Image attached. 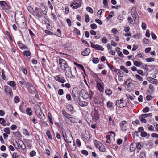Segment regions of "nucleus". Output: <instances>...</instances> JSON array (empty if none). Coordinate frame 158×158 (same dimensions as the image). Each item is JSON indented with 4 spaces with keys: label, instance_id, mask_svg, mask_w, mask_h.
Wrapping results in <instances>:
<instances>
[{
    "label": "nucleus",
    "instance_id": "20e7f679",
    "mask_svg": "<svg viewBox=\"0 0 158 158\" xmlns=\"http://www.w3.org/2000/svg\"><path fill=\"white\" fill-rule=\"evenodd\" d=\"M65 71V73L66 77L69 79H74L75 78V76H73L72 74L71 71V68L69 66H66V68L64 70Z\"/></svg>",
    "mask_w": 158,
    "mask_h": 158
},
{
    "label": "nucleus",
    "instance_id": "f3484780",
    "mask_svg": "<svg viewBox=\"0 0 158 158\" xmlns=\"http://www.w3.org/2000/svg\"><path fill=\"white\" fill-rule=\"evenodd\" d=\"M139 119L142 123H146L147 122L146 120L144 117L142 116V114L139 116Z\"/></svg>",
    "mask_w": 158,
    "mask_h": 158
},
{
    "label": "nucleus",
    "instance_id": "412c9836",
    "mask_svg": "<svg viewBox=\"0 0 158 158\" xmlns=\"http://www.w3.org/2000/svg\"><path fill=\"white\" fill-rule=\"evenodd\" d=\"M127 123V122L125 121H123L122 122L120 123V126L121 128L122 129H123L124 127H125V125Z\"/></svg>",
    "mask_w": 158,
    "mask_h": 158
},
{
    "label": "nucleus",
    "instance_id": "bb28decb",
    "mask_svg": "<svg viewBox=\"0 0 158 158\" xmlns=\"http://www.w3.org/2000/svg\"><path fill=\"white\" fill-rule=\"evenodd\" d=\"M132 81V79H128L125 82L124 84L126 85H129L131 83Z\"/></svg>",
    "mask_w": 158,
    "mask_h": 158
},
{
    "label": "nucleus",
    "instance_id": "7ed1b4c3",
    "mask_svg": "<svg viewBox=\"0 0 158 158\" xmlns=\"http://www.w3.org/2000/svg\"><path fill=\"white\" fill-rule=\"evenodd\" d=\"M34 109L36 114L39 118H42V114L44 116L40 107L38 105H35L34 106Z\"/></svg>",
    "mask_w": 158,
    "mask_h": 158
},
{
    "label": "nucleus",
    "instance_id": "9b49d317",
    "mask_svg": "<svg viewBox=\"0 0 158 158\" xmlns=\"http://www.w3.org/2000/svg\"><path fill=\"white\" fill-rule=\"evenodd\" d=\"M62 113L63 115L65 117L68 119L71 120V119L72 118L71 117V115L67 113L64 109H63L62 110Z\"/></svg>",
    "mask_w": 158,
    "mask_h": 158
},
{
    "label": "nucleus",
    "instance_id": "1a4fd4ad",
    "mask_svg": "<svg viewBox=\"0 0 158 158\" xmlns=\"http://www.w3.org/2000/svg\"><path fill=\"white\" fill-rule=\"evenodd\" d=\"M78 2H79V3L77 2L73 3L71 4V6L73 9H77L78 7H80L82 4L81 0H78Z\"/></svg>",
    "mask_w": 158,
    "mask_h": 158
},
{
    "label": "nucleus",
    "instance_id": "dca6fc26",
    "mask_svg": "<svg viewBox=\"0 0 158 158\" xmlns=\"http://www.w3.org/2000/svg\"><path fill=\"white\" fill-rule=\"evenodd\" d=\"M79 104L80 106L84 107L88 105V102H86L80 101Z\"/></svg>",
    "mask_w": 158,
    "mask_h": 158
},
{
    "label": "nucleus",
    "instance_id": "2f4dec72",
    "mask_svg": "<svg viewBox=\"0 0 158 158\" xmlns=\"http://www.w3.org/2000/svg\"><path fill=\"white\" fill-rule=\"evenodd\" d=\"M8 84L10 85L13 87H14L16 85L15 83L13 81H10L9 82H8Z\"/></svg>",
    "mask_w": 158,
    "mask_h": 158
},
{
    "label": "nucleus",
    "instance_id": "f03ea898",
    "mask_svg": "<svg viewBox=\"0 0 158 158\" xmlns=\"http://www.w3.org/2000/svg\"><path fill=\"white\" fill-rule=\"evenodd\" d=\"M0 4L2 10L7 13H9L10 12V8L6 2L5 1H0Z\"/></svg>",
    "mask_w": 158,
    "mask_h": 158
},
{
    "label": "nucleus",
    "instance_id": "bf43d9fd",
    "mask_svg": "<svg viewBox=\"0 0 158 158\" xmlns=\"http://www.w3.org/2000/svg\"><path fill=\"white\" fill-rule=\"evenodd\" d=\"M36 153V152L35 151H33L30 152V155L31 156L33 157L35 156Z\"/></svg>",
    "mask_w": 158,
    "mask_h": 158
},
{
    "label": "nucleus",
    "instance_id": "9d476101",
    "mask_svg": "<svg viewBox=\"0 0 158 158\" xmlns=\"http://www.w3.org/2000/svg\"><path fill=\"white\" fill-rule=\"evenodd\" d=\"M55 79L59 82L62 83H64L65 82L66 80L64 78L62 77H60V75H58L55 77Z\"/></svg>",
    "mask_w": 158,
    "mask_h": 158
},
{
    "label": "nucleus",
    "instance_id": "423d86ee",
    "mask_svg": "<svg viewBox=\"0 0 158 158\" xmlns=\"http://www.w3.org/2000/svg\"><path fill=\"white\" fill-rule=\"evenodd\" d=\"M116 105L118 107H124L126 106L127 102L122 99L118 100L116 101Z\"/></svg>",
    "mask_w": 158,
    "mask_h": 158
},
{
    "label": "nucleus",
    "instance_id": "393cba45",
    "mask_svg": "<svg viewBox=\"0 0 158 158\" xmlns=\"http://www.w3.org/2000/svg\"><path fill=\"white\" fill-rule=\"evenodd\" d=\"M120 69H121L124 71L126 73H128L129 71L124 66L121 65L120 66Z\"/></svg>",
    "mask_w": 158,
    "mask_h": 158
},
{
    "label": "nucleus",
    "instance_id": "a211bd4d",
    "mask_svg": "<svg viewBox=\"0 0 158 158\" xmlns=\"http://www.w3.org/2000/svg\"><path fill=\"white\" fill-rule=\"evenodd\" d=\"M105 93L108 96H110V95H111L112 93L111 90L110 89H106L105 90Z\"/></svg>",
    "mask_w": 158,
    "mask_h": 158
},
{
    "label": "nucleus",
    "instance_id": "603ef678",
    "mask_svg": "<svg viewBox=\"0 0 158 158\" xmlns=\"http://www.w3.org/2000/svg\"><path fill=\"white\" fill-rule=\"evenodd\" d=\"M137 148L138 150H140L141 149L142 146L140 143H137L136 144Z\"/></svg>",
    "mask_w": 158,
    "mask_h": 158
},
{
    "label": "nucleus",
    "instance_id": "2eb2a0df",
    "mask_svg": "<svg viewBox=\"0 0 158 158\" xmlns=\"http://www.w3.org/2000/svg\"><path fill=\"white\" fill-rule=\"evenodd\" d=\"M97 85L98 89L101 92H103L104 88L101 83H98L97 84Z\"/></svg>",
    "mask_w": 158,
    "mask_h": 158
},
{
    "label": "nucleus",
    "instance_id": "ea45409f",
    "mask_svg": "<svg viewBox=\"0 0 158 158\" xmlns=\"http://www.w3.org/2000/svg\"><path fill=\"white\" fill-rule=\"evenodd\" d=\"M135 149V148L134 146V145L133 143H131L130 147V150L131 152L134 151Z\"/></svg>",
    "mask_w": 158,
    "mask_h": 158
},
{
    "label": "nucleus",
    "instance_id": "c756f323",
    "mask_svg": "<svg viewBox=\"0 0 158 158\" xmlns=\"http://www.w3.org/2000/svg\"><path fill=\"white\" fill-rule=\"evenodd\" d=\"M143 64V63L141 62L140 63L138 61H135L134 62V64L135 66H136L137 67H139L141 65V64Z\"/></svg>",
    "mask_w": 158,
    "mask_h": 158
},
{
    "label": "nucleus",
    "instance_id": "13d9d810",
    "mask_svg": "<svg viewBox=\"0 0 158 158\" xmlns=\"http://www.w3.org/2000/svg\"><path fill=\"white\" fill-rule=\"evenodd\" d=\"M151 137L154 138L155 137L156 138H158V134L155 133H153L151 134Z\"/></svg>",
    "mask_w": 158,
    "mask_h": 158
},
{
    "label": "nucleus",
    "instance_id": "de8ad7c7",
    "mask_svg": "<svg viewBox=\"0 0 158 158\" xmlns=\"http://www.w3.org/2000/svg\"><path fill=\"white\" fill-rule=\"evenodd\" d=\"M148 129L149 131H154V128L152 125H150L148 127Z\"/></svg>",
    "mask_w": 158,
    "mask_h": 158
},
{
    "label": "nucleus",
    "instance_id": "c9c22d12",
    "mask_svg": "<svg viewBox=\"0 0 158 158\" xmlns=\"http://www.w3.org/2000/svg\"><path fill=\"white\" fill-rule=\"evenodd\" d=\"M0 123L3 126L5 125L6 121L3 118H0Z\"/></svg>",
    "mask_w": 158,
    "mask_h": 158
},
{
    "label": "nucleus",
    "instance_id": "4468645a",
    "mask_svg": "<svg viewBox=\"0 0 158 158\" xmlns=\"http://www.w3.org/2000/svg\"><path fill=\"white\" fill-rule=\"evenodd\" d=\"M27 89L29 93L31 94H32L36 92V89L33 86L30 87L28 88Z\"/></svg>",
    "mask_w": 158,
    "mask_h": 158
},
{
    "label": "nucleus",
    "instance_id": "cd10ccee",
    "mask_svg": "<svg viewBox=\"0 0 158 158\" xmlns=\"http://www.w3.org/2000/svg\"><path fill=\"white\" fill-rule=\"evenodd\" d=\"M95 49L97 50L101 51H103L104 49V48L102 46L98 44H96Z\"/></svg>",
    "mask_w": 158,
    "mask_h": 158
},
{
    "label": "nucleus",
    "instance_id": "e2e57ef3",
    "mask_svg": "<svg viewBox=\"0 0 158 158\" xmlns=\"http://www.w3.org/2000/svg\"><path fill=\"white\" fill-rule=\"evenodd\" d=\"M66 98L68 100H70L71 99V97L70 95L69 94H67L66 95Z\"/></svg>",
    "mask_w": 158,
    "mask_h": 158
},
{
    "label": "nucleus",
    "instance_id": "37998d69",
    "mask_svg": "<svg viewBox=\"0 0 158 158\" xmlns=\"http://www.w3.org/2000/svg\"><path fill=\"white\" fill-rule=\"evenodd\" d=\"M14 102L15 103H17L19 101V98L18 96H16L14 98Z\"/></svg>",
    "mask_w": 158,
    "mask_h": 158
},
{
    "label": "nucleus",
    "instance_id": "5fc2aeb1",
    "mask_svg": "<svg viewBox=\"0 0 158 158\" xmlns=\"http://www.w3.org/2000/svg\"><path fill=\"white\" fill-rule=\"evenodd\" d=\"M151 35L152 38L154 40H155L156 39V38H157L156 36L155 35V34L154 33H153V32H151Z\"/></svg>",
    "mask_w": 158,
    "mask_h": 158
},
{
    "label": "nucleus",
    "instance_id": "4be33fe9",
    "mask_svg": "<svg viewBox=\"0 0 158 158\" xmlns=\"http://www.w3.org/2000/svg\"><path fill=\"white\" fill-rule=\"evenodd\" d=\"M26 112L29 116H31L32 115V112L30 108H27L26 110Z\"/></svg>",
    "mask_w": 158,
    "mask_h": 158
},
{
    "label": "nucleus",
    "instance_id": "e433bc0d",
    "mask_svg": "<svg viewBox=\"0 0 158 158\" xmlns=\"http://www.w3.org/2000/svg\"><path fill=\"white\" fill-rule=\"evenodd\" d=\"M68 110L70 111H72L73 110V108L71 105H69L67 106Z\"/></svg>",
    "mask_w": 158,
    "mask_h": 158
},
{
    "label": "nucleus",
    "instance_id": "5701e85b",
    "mask_svg": "<svg viewBox=\"0 0 158 158\" xmlns=\"http://www.w3.org/2000/svg\"><path fill=\"white\" fill-rule=\"evenodd\" d=\"M114 14V12L111 11L110 12L108 16L106 18L107 20H109L110 19L113 17V15Z\"/></svg>",
    "mask_w": 158,
    "mask_h": 158
},
{
    "label": "nucleus",
    "instance_id": "0eeeda50",
    "mask_svg": "<svg viewBox=\"0 0 158 158\" xmlns=\"http://www.w3.org/2000/svg\"><path fill=\"white\" fill-rule=\"evenodd\" d=\"M59 61L60 66L62 70H64V69L66 68V66L67 67L69 66L66 62L63 59L59 58Z\"/></svg>",
    "mask_w": 158,
    "mask_h": 158
},
{
    "label": "nucleus",
    "instance_id": "0e129e2a",
    "mask_svg": "<svg viewBox=\"0 0 158 158\" xmlns=\"http://www.w3.org/2000/svg\"><path fill=\"white\" fill-rule=\"evenodd\" d=\"M81 153L82 154H84L85 155H88V152L87 151L85 150H83L81 151Z\"/></svg>",
    "mask_w": 158,
    "mask_h": 158
},
{
    "label": "nucleus",
    "instance_id": "c03bdc74",
    "mask_svg": "<svg viewBox=\"0 0 158 158\" xmlns=\"http://www.w3.org/2000/svg\"><path fill=\"white\" fill-rule=\"evenodd\" d=\"M93 62L95 64H97L99 62V60L98 58H94L92 60Z\"/></svg>",
    "mask_w": 158,
    "mask_h": 158
},
{
    "label": "nucleus",
    "instance_id": "39448f33",
    "mask_svg": "<svg viewBox=\"0 0 158 158\" xmlns=\"http://www.w3.org/2000/svg\"><path fill=\"white\" fill-rule=\"evenodd\" d=\"M94 143L95 146L101 151L104 152L106 149L104 145L100 142L95 140L94 141Z\"/></svg>",
    "mask_w": 158,
    "mask_h": 158
},
{
    "label": "nucleus",
    "instance_id": "72a5a7b5",
    "mask_svg": "<svg viewBox=\"0 0 158 158\" xmlns=\"http://www.w3.org/2000/svg\"><path fill=\"white\" fill-rule=\"evenodd\" d=\"M135 77L137 79L140 81H143V78L139 75H135Z\"/></svg>",
    "mask_w": 158,
    "mask_h": 158
},
{
    "label": "nucleus",
    "instance_id": "a19ab883",
    "mask_svg": "<svg viewBox=\"0 0 158 158\" xmlns=\"http://www.w3.org/2000/svg\"><path fill=\"white\" fill-rule=\"evenodd\" d=\"M155 60L152 58H147L146 59V60L148 62H153Z\"/></svg>",
    "mask_w": 158,
    "mask_h": 158
},
{
    "label": "nucleus",
    "instance_id": "79ce46f5",
    "mask_svg": "<svg viewBox=\"0 0 158 158\" xmlns=\"http://www.w3.org/2000/svg\"><path fill=\"white\" fill-rule=\"evenodd\" d=\"M27 9L28 10L30 13H32L33 12V9L31 6H28V7Z\"/></svg>",
    "mask_w": 158,
    "mask_h": 158
},
{
    "label": "nucleus",
    "instance_id": "7c9ffc66",
    "mask_svg": "<svg viewBox=\"0 0 158 158\" xmlns=\"http://www.w3.org/2000/svg\"><path fill=\"white\" fill-rule=\"evenodd\" d=\"M142 116L144 118H146L148 117H150L152 115V114L151 113H149L147 114H141Z\"/></svg>",
    "mask_w": 158,
    "mask_h": 158
},
{
    "label": "nucleus",
    "instance_id": "a878e982",
    "mask_svg": "<svg viewBox=\"0 0 158 158\" xmlns=\"http://www.w3.org/2000/svg\"><path fill=\"white\" fill-rule=\"evenodd\" d=\"M85 21L86 23H88L90 19L89 15L87 14H85Z\"/></svg>",
    "mask_w": 158,
    "mask_h": 158
},
{
    "label": "nucleus",
    "instance_id": "f704fd0d",
    "mask_svg": "<svg viewBox=\"0 0 158 158\" xmlns=\"http://www.w3.org/2000/svg\"><path fill=\"white\" fill-rule=\"evenodd\" d=\"M13 133L16 136L18 137L19 138L21 136V134L19 131L13 132Z\"/></svg>",
    "mask_w": 158,
    "mask_h": 158
},
{
    "label": "nucleus",
    "instance_id": "4d7b16f0",
    "mask_svg": "<svg viewBox=\"0 0 158 158\" xmlns=\"http://www.w3.org/2000/svg\"><path fill=\"white\" fill-rule=\"evenodd\" d=\"M142 27L143 30H146V25L143 22L142 23Z\"/></svg>",
    "mask_w": 158,
    "mask_h": 158
},
{
    "label": "nucleus",
    "instance_id": "f257e3e1",
    "mask_svg": "<svg viewBox=\"0 0 158 158\" xmlns=\"http://www.w3.org/2000/svg\"><path fill=\"white\" fill-rule=\"evenodd\" d=\"M62 136L65 141L67 143H71L73 139L69 131L67 130L65 132V134H63Z\"/></svg>",
    "mask_w": 158,
    "mask_h": 158
},
{
    "label": "nucleus",
    "instance_id": "49530a36",
    "mask_svg": "<svg viewBox=\"0 0 158 158\" xmlns=\"http://www.w3.org/2000/svg\"><path fill=\"white\" fill-rule=\"evenodd\" d=\"M23 133L26 136H29V134L28 130L27 129H24L23 131Z\"/></svg>",
    "mask_w": 158,
    "mask_h": 158
},
{
    "label": "nucleus",
    "instance_id": "052dcab7",
    "mask_svg": "<svg viewBox=\"0 0 158 158\" xmlns=\"http://www.w3.org/2000/svg\"><path fill=\"white\" fill-rule=\"evenodd\" d=\"M74 31L78 35H80V31L77 28H74Z\"/></svg>",
    "mask_w": 158,
    "mask_h": 158
},
{
    "label": "nucleus",
    "instance_id": "4c0bfd02",
    "mask_svg": "<svg viewBox=\"0 0 158 158\" xmlns=\"http://www.w3.org/2000/svg\"><path fill=\"white\" fill-rule=\"evenodd\" d=\"M57 31L58 32L57 34L56 35V34H55L54 35L58 37H60L61 35V30L59 29H58L57 30Z\"/></svg>",
    "mask_w": 158,
    "mask_h": 158
},
{
    "label": "nucleus",
    "instance_id": "8fccbe9b",
    "mask_svg": "<svg viewBox=\"0 0 158 158\" xmlns=\"http://www.w3.org/2000/svg\"><path fill=\"white\" fill-rule=\"evenodd\" d=\"M86 10L87 11L92 14L93 13V9L90 7H87L86 8Z\"/></svg>",
    "mask_w": 158,
    "mask_h": 158
},
{
    "label": "nucleus",
    "instance_id": "f8f14e48",
    "mask_svg": "<svg viewBox=\"0 0 158 158\" xmlns=\"http://www.w3.org/2000/svg\"><path fill=\"white\" fill-rule=\"evenodd\" d=\"M81 93L82 95L83 98L85 99L89 97V95L87 92L84 90H82L81 91Z\"/></svg>",
    "mask_w": 158,
    "mask_h": 158
},
{
    "label": "nucleus",
    "instance_id": "09e8293b",
    "mask_svg": "<svg viewBox=\"0 0 158 158\" xmlns=\"http://www.w3.org/2000/svg\"><path fill=\"white\" fill-rule=\"evenodd\" d=\"M137 73L141 76H143L144 75V73L143 71L141 70H137Z\"/></svg>",
    "mask_w": 158,
    "mask_h": 158
},
{
    "label": "nucleus",
    "instance_id": "a18cd8bd",
    "mask_svg": "<svg viewBox=\"0 0 158 158\" xmlns=\"http://www.w3.org/2000/svg\"><path fill=\"white\" fill-rule=\"evenodd\" d=\"M141 136L142 137H145L147 136V134L146 132L143 131L141 132Z\"/></svg>",
    "mask_w": 158,
    "mask_h": 158
},
{
    "label": "nucleus",
    "instance_id": "58836bf2",
    "mask_svg": "<svg viewBox=\"0 0 158 158\" xmlns=\"http://www.w3.org/2000/svg\"><path fill=\"white\" fill-rule=\"evenodd\" d=\"M4 131L7 134H10V130L9 128H4Z\"/></svg>",
    "mask_w": 158,
    "mask_h": 158
},
{
    "label": "nucleus",
    "instance_id": "774afa93",
    "mask_svg": "<svg viewBox=\"0 0 158 158\" xmlns=\"http://www.w3.org/2000/svg\"><path fill=\"white\" fill-rule=\"evenodd\" d=\"M18 155L16 152H15L13 153L12 156V158H18Z\"/></svg>",
    "mask_w": 158,
    "mask_h": 158
},
{
    "label": "nucleus",
    "instance_id": "338daca9",
    "mask_svg": "<svg viewBox=\"0 0 158 158\" xmlns=\"http://www.w3.org/2000/svg\"><path fill=\"white\" fill-rule=\"evenodd\" d=\"M102 43L105 44L107 42V40L106 38L104 37L102 39Z\"/></svg>",
    "mask_w": 158,
    "mask_h": 158
},
{
    "label": "nucleus",
    "instance_id": "6e6d98bb",
    "mask_svg": "<svg viewBox=\"0 0 158 158\" xmlns=\"http://www.w3.org/2000/svg\"><path fill=\"white\" fill-rule=\"evenodd\" d=\"M90 27L92 29H96L97 27V25L95 24H92L90 25Z\"/></svg>",
    "mask_w": 158,
    "mask_h": 158
},
{
    "label": "nucleus",
    "instance_id": "aec40b11",
    "mask_svg": "<svg viewBox=\"0 0 158 158\" xmlns=\"http://www.w3.org/2000/svg\"><path fill=\"white\" fill-rule=\"evenodd\" d=\"M46 134L49 139L50 140H52V136L49 130H47V131Z\"/></svg>",
    "mask_w": 158,
    "mask_h": 158
},
{
    "label": "nucleus",
    "instance_id": "b1692460",
    "mask_svg": "<svg viewBox=\"0 0 158 158\" xmlns=\"http://www.w3.org/2000/svg\"><path fill=\"white\" fill-rule=\"evenodd\" d=\"M24 55L26 56H30L31 55V52L30 51H24L23 52Z\"/></svg>",
    "mask_w": 158,
    "mask_h": 158
},
{
    "label": "nucleus",
    "instance_id": "ddd939ff",
    "mask_svg": "<svg viewBox=\"0 0 158 158\" xmlns=\"http://www.w3.org/2000/svg\"><path fill=\"white\" fill-rule=\"evenodd\" d=\"M90 50L89 48H86L81 53V54L84 56L88 55L90 52Z\"/></svg>",
    "mask_w": 158,
    "mask_h": 158
},
{
    "label": "nucleus",
    "instance_id": "3c124183",
    "mask_svg": "<svg viewBox=\"0 0 158 158\" xmlns=\"http://www.w3.org/2000/svg\"><path fill=\"white\" fill-rule=\"evenodd\" d=\"M21 69L24 74H27V71L24 67H22Z\"/></svg>",
    "mask_w": 158,
    "mask_h": 158
},
{
    "label": "nucleus",
    "instance_id": "c85d7f7f",
    "mask_svg": "<svg viewBox=\"0 0 158 158\" xmlns=\"http://www.w3.org/2000/svg\"><path fill=\"white\" fill-rule=\"evenodd\" d=\"M114 71L118 76L121 75L122 74V73H121V71L120 69H114Z\"/></svg>",
    "mask_w": 158,
    "mask_h": 158
},
{
    "label": "nucleus",
    "instance_id": "6e6552de",
    "mask_svg": "<svg viewBox=\"0 0 158 158\" xmlns=\"http://www.w3.org/2000/svg\"><path fill=\"white\" fill-rule=\"evenodd\" d=\"M4 91L7 95H9L11 97H12L13 93L12 89L10 87L7 86H4Z\"/></svg>",
    "mask_w": 158,
    "mask_h": 158
},
{
    "label": "nucleus",
    "instance_id": "680f3d73",
    "mask_svg": "<svg viewBox=\"0 0 158 158\" xmlns=\"http://www.w3.org/2000/svg\"><path fill=\"white\" fill-rule=\"evenodd\" d=\"M66 21L67 22V23L68 24V25L69 27H70L71 26V22L70 19H66Z\"/></svg>",
    "mask_w": 158,
    "mask_h": 158
},
{
    "label": "nucleus",
    "instance_id": "864d4df0",
    "mask_svg": "<svg viewBox=\"0 0 158 158\" xmlns=\"http://www.w3.org/2000/svg\"><path fill=\"white\" fill-rule=\"evenodd\" d=\"M149 110V108L148 107H146L144 108L143 109L142 111L144 113H146L148 112Z\"/></svg>",
    "mask_w": 158,
    "mask_h": 158
},
{
    "label": "nucleus",
    "instance_id": "473e14b6",
    "mask_svg": "<svg viewBox=\"0 0 158 158\" xmlns=\"http://www.w3.org/2000/svg\"><path fill=\"white\" fill-rule=\"evenodd\" d=\"M75 65H76L77 67L80 68L81 69H82L84 71V72H85V69H84V67H83V66L82 65L80 64H78V63H75Z\"/></svg>",
    "mask_w": 158,
    "mask_h": 158
},
{
    "label": "nucleus",
    "instance_id": "6ab92c4d",
    "mask_svg": "<svg viewBox=\"0 0 158 158\" xmlns=\"http://www.w3.org/2000/svg\"><path fill=\"white\" fill-rule=\"evenodd\" d=\"M113 104L112 102L110 101H109L107 103V107L108 108L112 109L113 108Z\"/></svg>",
    "mask_w": 158,
    "mask_h": 158
},
{
    "label": "nucleus",
    "instance_id": "69168bd1",
    "mask_svg": "<svg viewBox=\"0 0 158 158\" xmlns=\"http://www.w3.org/2000/svg\"><path fill=\"white\" fill-rule=\"evenodd\" d=\"M76 143L78 147H80L81 145L80 141L78 139H77L76 140Z\"/></svg>",
    "mask_w": 158,
    "mask_h": 158
}]
</instances>
